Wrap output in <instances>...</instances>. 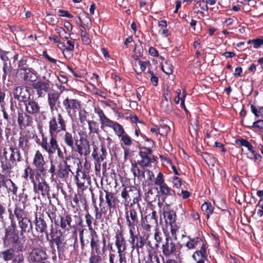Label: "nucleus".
Segmentation results:
<instances>
[{"mask_svg": "<svg viewBox=\"0 0 263 263\" xmlns=\"http://www.w3.org/2000/svg\"><path fill=\"white\" fill-rule=\"evenodd\" d=\"M158 217L157 213L153 210L152 213L141 218V226L142 229L147 232L151 231L152 227L157 226Z\"/></svg>", "mask_w": 263, "mask_h": 263, "instance_id": "nucleus-15", "label": "nucleus"}, {"mask_svg": "<svg viewBox=\"0 0 263 263\" xmlns=\"http://www.w3.org/2000/svg\"><path fill=\"white\" fill-rule=\"evenodd\" d=\"M29 179L30 180L31 182L33 183L35 179L37 180L39 178H40L42 175L43 177H45L46 174L44 173L42 171H40L39 170H37L36 168H33L29 165Z\"/></svg>", "mask_w": 263, "mask_h": 263, "instance_id": "nucleus-43", "label": "nucleus"}, {"mask_svg": "<svg viewBox=\"0 0 263 263\" xmlns=\"http://www.w3.org/2000/svg\"><path fill=\"white\" fill-rule=\"evenodd\" d=\"M32 165L35 168L46 174V161L43 154L39 150H37L35 152L33 157Z\"/></svg>", "mask_w": 263, "mask_h": 263, "instance_id": "nucleus-28", "label": "nucleus"}, {"mask_svg": "<svg viewBox=\"0 0 263 263\" xmlns=\"http://www.w3.org/2000/svg\"><path fill=\"white\" fill-rule=\"evenodd\" d=\"M3 74L2 76V79L3 81H5L6 79L7 76H10V73L12 70V67L11 65L10 62L7 63H3Z\"/></svg>", "mask_w": 263, "mask_h": 263, "instance_id": "nucleus-54", "label": "nucleus"}, {"mask_svg": "<svg viewBox=\"0 0 263 263\" xmlns=\"http://www.w3.org/2000/svg\"><path fill=\"white\" fill-rule=\"evenodd\" d=\"M28 61V57L26 56H23L21 60H20L17 62L18 65V69L17 70V72L21 71V70H24L29 67L27 66V62Z\"/></svg>", "mask_w": 263, "mask_h": 263, "instance_id": "nucleus-59", "label": "nucleus"}, {"mask_svg": "<svg viewBox=\"0 0 263 263\" xmlns=\"http://www.w3.org/2000/svg\"><path fill=\"white\" fill-rule=\"evenodd\" d=\"M120 138V142H121V144H123L126 146H130L132 145L133 143V141H134L126 132L122 135Z\"/></svg>", "mask_w": 263, "mask_h": 263, "instance_id": "nucleus-58", "label": "nucleus"}, {"mask_svg": "<svg viewBox=\"0 0 263 263\" xmlns=\"http://www.w3.org/2000/svg\"><path fill=\"white\" fill-rule=\"evenodd\" d=\"M79 139L76 141V143L72 149L76 153L85 157L88 156L90 153V143L88 139V135L85 130L78 132Z\"/></svg>", "mask_w": 263, "mask_h": 263, "instance_id": "nucleus-7", "label": "nucleus"}, {"mask_svg": "<svg viewBox=\"0 0 263 263\" xmlns=\"http://www.w3.org/2000/svg\"><path fill=\"white\" fill-rule=\"evenodd\" d=\"M33 192L36 194H41L43 197L48 196L50 194V188L49 184L45 178L41 177L35 179L32 183Z\"/></svg>", "mask_w": 263, "mask_h": 263, "instance_id": "nucleus-13", "label": "nucleus"}, {"mask_svg": "<svg viewBox=\"0 0 263 263\" xmlns=\"http://www.w3.org/2000/svg\"><path fill=\"white\" fill-rule=\"evenodd\" d=\"M0 258L7 263H25V256L22 252L17 253L13 247L4 249L0 252Z\"/></svg>", "mask_w": 263, "mask_h": 263, "instance_id": "nucleus-9", "label": "nucleus"}, {"mask_svg": "<svg viewBox=\"0 0 263 263\" xmlns=\"http://www.w3.org/2000/svg\"><path fill=\"white\" fill-rule=\"evenodd\" d=\"M95 112L98 115L99 118L101 128H103L104 127L111 128L119 137H120L125 133L124 128L121 125L109 119L101 108H95Z\"/></svg>", "mask_w": 263, "mask_h": 263, "instance_id": "nucleus-6", "label": "nucleus"}, {"mask_svg": "<svg viewBox=\"0 0 263 263\" xmlns=\"http://www.w3.org/2000/svg\"><path fill=\"white\" fill-rule=\"evenodd\" d=\"M124 189H126L128 196L132 200V204H139L141 200L140 191L135 186H125Z\"/></svg>", "mask_w": 263, "mask_h": 263, "instance_id": "nucleus-33", "label": "nucleus"}, {"mask_svg": "<svg viewBox=\"0 0 263 263\" xmlns=\"http://www.w3.org/2000/svg\"><path fill=\"white\" fill-rule=\"evenodd\" d=\"M67 127V120L63 112L52 113L48 121L49 138H57V135L66 132Z\"/></svg>", "mask_w": 263, "mask_h": 263, "instance_id": "nucleus-4", "label": "nucleus"}, {"mask_svg": "<svg viewBox=\"0 0 263 263\" xmlns=\"http://www.w3.org/2000/svg\"><path fill=\"white\" fill-rule=\"evenodd\" d=\"M55 30L59 34L60 37L62 39H68L70 37L71 33L67 32L64 29L61 27L57 26Z\"/></svg>", "mask_w": 263, "mask_h": 263, "instance_id": "nucleus-63", "label": "nucleus"}, {"mask_svg": "<svg viewBox=\"0 0 263 263\" xmlns=\"http://www.w3.org/2000/svg\"><path fill=\"white\" fill-rule=\"evenodd\" d=\"M15 221L11 220V224L5 229L3 238L4 245L10 246L17 250V253L23 252L26 250V246L22 242L20 238V232L16 229Z\"/></svg>", "mask_w": 263, "mask_h": 263, "instance_id": "nucleus-3", "label": "nucleus"}, {"mask_svg": "<svg viewBox=\"0 0 263 263\" xmlns=\"http://www.w3.org/2000/svg\"><path fill=\"white\" fill-rule=\"evenodd\" d=\"M89 134H99L100 132L99 130V124L94 120H88L87 121Z\"/></svg>", "mask_w": 263, "mask_h": 263, "instance_id": "nucleus-49", "label": "nucleus"}, {"mask_svg": "<svg viewBox=\"0 0 263 263\" xmlns=\"http://www.w3.org/2000/svg\"><path fill=\"white\" fill-rule=\"evenodd\" d=\"M152 154V153H148V152L146 151H143L142 149H140L139 152V155L141 159L138 160L136 162L139 164L140 167L142 168L151 166L152 159L149 155Z\"/></svg>", "mask_w": 263, "mask_h": 263, "instance_id": "nucleus-32", "label": "nucleus"}, {"mask_svg": "<svg viewBox=\"0 0 263 263\" xmlns=\"http://www.w3.org/2000/svg\"><path fill=\"white\" fill-rule=\"evenodd\" d=\"M235 142L237 145L246 147L250 152H253L254 150L252 145L246 139L242 138L237 139Z\"/></svg>", "mask_w": 263, "mask_h": 263, "instance_id": "nucleus-52", "label": "nucleus"}, {"mask_svg": "<svg viewBox=\"0 0 263 263\" xmlns=\"http://www.w3.org/2000/svg\"><path fill=\"white\" fill-rule=\"evenodd\" d=\"M102 261V256L99 254H96V255L95 254H90L88 258V263H101Z\"/></svg>", "mask_w": 263, "mask_h": 263, "instance_id": "nucleus-64", "label": "nucleus"}, {"mask_svg": "<svg viewBox=\"0 0 263 263\" xmlns=\"http://www.w3.org/2000/svg\"><path fill=\"white\" fill-rule=\"evenodd\" d=\"M81 162L79 160L74 179L78 187L84 190L90 181V178L87 173L81 171Z\"/></svg>", "mask_w": 263, "mask_h": 263, "instance_id": "nucleus-11", "label": "nucleus"}, {"mask_svg": "<svg viewBox=\"0 0 263 263\" xmlns=\"http://www.w3.org/2000/svg\"><path fill=\"white\" fill-rule=\"evenodd\" d=\"M95 219L90 214L88 211L86 212L85 216L86 223L88 228L89 230L91 233V236L94 235L97 237V233L96 231L92 227V223L93 221H96L97 220H100L102 218V214H105L106 211L104 210V208H101L99 210L98 207L95 205Z\"/></svg>", "mask_w": 263, "mask_h": 263, "instance_id": "nucleus-12", "label": "nucleus"}, {"mask_svg": "<svg viewBox=\"0 0 263 263\" xmlns=\"http://www.w3.org/2000/svg\"><path fill=\"white\" fill-rule=\"evenodd\" d=\"M129 238L128 241L132 246L133 250H136L139 252L140 249H143L146 243V239L143 236L136 235L134 231L129 230Z\"/></svg>", "mask_w": 263, "mask_h": 263, "instance_id": "nucleus-18", "label": "nucleus"}, {"mask_svg": "<svg viewBox=\"0 0 263 263\" xmlns=\"http://www.w3.org/2000/svg\"><path fill=\"white\" fill-rule=\"evenodd\" d=\"M202 211L206 215L207 219H209L210 215L213 213L214 208L211 203L209 202L203 203L201 207Z\"/></svg>", "mask_w": 263, "mask_h": 263, "instance_id": "nucleus-51", "label": "nucleus"}, {"mask_svg": "<svg viewBox=\"0 0 263 263\" xmlns=\"http://www.w3.org/2000/svg\"><path fill=\"white\" fill-rule=\"evenodd\" d=\"M57 210L55 206L51 205L48 207V211L47 212V215L51 220V224L53 225V222L55 224H59L58 220H57Z\"/></svg>", "mask_w": 263, "mask_h": 263, "instance_id": "nucleus-44", "label": "nucleus"}, {"mask_svg": "<svg viewBox=\"0 0 263 263\" xmlns=\"http://www.w3.org/2000/svg\"><path fill=\"white\" fill-rule=\"evenodd\" d=\"M158 193L164 199L167 197H171L172 199H175L176 198L175 191L168 186L166 183L159 186Z\"/></svg>", "mask_w": 263, "mask_h": 263, "instance_id": "nucleus-38", "label": "nucleus"}, {"mask_svg": "<svg viewBox=\"0 0 263 263\" xmlns=\"http://www.w3.org/2000/svg\"><path fill=\"white\" fill-rule=\"evenodd\" d=\"M139 164L134 161V162H132L130 171L132 172L134 176L135 177L139 178V175H141V173L142 172L145 168H142L141 169L140 168V167L138 166Z\"/></svg>", "mask_w": 263, "mask_h": 263, "instance_id": "nucleus-55", "label": "nucleus"}, {"mask_svg": "<svg viewBox=\"0 0 263 263\" xmlns=\"http://www.w3.org/2000/svg\"><path fill=\"white\" fill-rule=\"evenodd\" d=\"M121 196L122 198V203L123 204L124 208L130 207V206H135L134 204H132V200L128 196L126 189L123 188L121 192Z\"/></svg>", "mask_w": 263, "mask_h": 263, "instance_id": "nucleus-46", "label": "nucleus"}, {"mask_svg": "<svg viewBox=\"0 0 263 263\" xmlns=\"http://www.w3.org/2000/svg\"><path fill=\"white\" fill-rule=\"evenodd\" d=\"M17 122L19 128L24 129L32 125L33 119L29 114L26 112H24L21 111L17 113Z\"/></svg>", "mask_w": 263, "mask_h": 263, "instance_id": "nucleus-26", "label": "nucleus"}, {"mask_svg": "<svg viewBox=\"0 0 263 263\" xmlns=\"http://www.w3.org/2000/svg\"><path fill=\"white\" fill-rule=\"evenodd\" d=\"M155 127H151L150 129V131L151 132L154 133L156 137L158 136V134L162 136L166 135L167 134L170 130V127L166 125H160L161 128H164L165 132H161L159 128H158L157 126L155 125Z\"/></svg>", "mask_w": 263, "mask_h": 263, "instance_id": "nucleus-50", "label": "nucleus"}, {"mask_svg": "<svg viewBox=\"0 0 263 263\" xmlns=\"http://www.w3.org/2000/svg\"><path fill=\"white\" fill-rule=\"evenodd\" d=\"M109 263H127L124 254H118V256L117 257L114 254H109Z\"/></svg>", "mask_w": 263, "mask_h": 263, "instance_id": "nucleus-47", "label": "nucleus"}, {"mask_svg": "<svg viewBox=\"0 0 263 263\" xmlns=\"http://www.w3.org/2000/svg\"><path fill=\"white\" fill-rule=\"evenodd\" d=\"M115 239V244L118 254H123V253L126 251L128 246L123 232L122 231H118L116 233Z\"/></svg>", "mask_w": 263, "mask_h": 263, "instance_id": "nucleus-25", "label": "nucleus"}, {"mask_svg": "<svg viewBox=\"0 0 263 263\" xmlns=\"http://www.w3.org/2000/svg\"><path fill=\"white\" fill-rule=\"evenodd\" d=\"M47 239L49 241L51 248H53L54 245L56 246L59 257L62 255L64 256L66 253H67L69 249L72 247L74 248L75 245L78 242L77 236L74 238L65 240L64 236L61 230H55L52 224L50 226L49 233L47 234Z\"/></svg>", "mask_w": 263, "mask_h": 263, "instance_id": "nucleus-1", "label": "nucleus"}, {"mask_svg": "<svg viewBox=\"0 0 263 263\" xmlns=\"http://www.w3.org/2000/svg\"><path fill=\"white\" fill-rule=\"evenodd\" d=\"M32 263H50L46 251L39 248L33 249L30 254Z\"/></svg>", "mask_w": 263, "mask_h": 263, "instance_id": "nucleus-23", "label": "nucleus"}, {"mask_svg": "<svg viewBox=\"0 0 263 263\" xmlns=\"http://www.w3.org/2000/svg\"><path fill=\"white\" fill-rule=\"evenodd\" d=\"M42 140L39 145L49 156L52 155L55 152H57V156L60 159H64V154H66V149L64 148L63 152L59 146L57 138H49L45 135L42 130H40Z\"/></svg>", "mask_w": 263, "mask_h": 263, "instance_id": "nucleus-5", "label": "nucleus"}, {"mask_svg": "<svg viewBox=\"0 0 263 263\" xmlns=\"http://www.w3.org/2000/svg\"><path fill=\"white\" fill-rule=\"evenodd\" d=\"M58 169L57 171L56 176L60 178L62 181H66L68 178L69 173L72 175L74 173L71 171L70 165H64L60 163L58 166Z\"/></svg>", "mask_w": 263, "mask_h": 263, "instance_id": "nucleus-36", "label": "nucleus"}, {"mask_svg": "<svg viewBox=\"0 0 263 263\" xmlns=\"http://www.w3.org/2000/svg\"><path fill=\"white\" fill-rule=\"evenodd\" d=\"M161 68L162 70L167 75H170L173 73V66L169 61H165L164 64H162Z\"/></svg>", "mask_w": 263, "mask_h": 263, "instance_id": "nucleus-57", "label": "nucleus"}, {"mask_svg": "<svg viewBox=\"0 0 263 263\" xmlns=\"http://www.w3.org/2000/svg\"><path fill=\"white\" fill-rule=\"evenodd\" d=\"M93 151L91 156L93 159L95 160V168L96 170H100L101 166V163L106 159L107 152L105 146L104 144H101L100 146L95 144H92Z\"/></svg>", "mask_w": 263, "mask_h": 263, "instance_id": "nucleus-10", "label": "nucleus"}, {"mask_svg": "<svg viewBox=\"0 0 263 263\" xmlns=\"http://www.w3.org/2000/svg\"><path fill=\"white\" fill-rule=\"evenodd\" d=\"M25 111L30 115H36L40 112L41 107L38 102L33 99L28 100L24 103Z\"/></svg>", "mask_w": 263, "mask_h": 263, "instance_id": "nucleus-30", "label": "nucleus"}, {"mask_svg": "<svg viewBox=\"0 0 263 263\" xmlns=\"http://www.w3.org/2000/svg\"><path fill=\"white\" fill-rule=\"evenodd\" d=\"M26 208V201L22 202H17L15 204V207L13 211L14 214H12V211L8 210L9 213V218L13 220L14 216L19 221L22 218L26 217V212L25 211Z\"/></svg>", "mask_w": 263, "mask_h": 263, "instance_id": "nucleus-24", "label": "nucleus"}, {"mask_svg": "<svg viewBox=\"0 0 263 263\" xmlns=\"http://www.w3.org/2000/svg\"><path fill=\"white\" fill-rule=\"evenodd\" d=\"M161 249L163 255L166 257L173 256L176 253V243L169 236L165 237V239L161 246Z\"/></svg>", "mask_w": 263, "mask_h": 263, "instance_id": "nucleus-19", "label": "nucleus"}, {"mask_svg": "<svg viewBox=\"0 0 263 263\" xmlns=\"http://www.w3.org/2000/svg\"><path fill=\"white\" fill-rule=\"evenodd\" d=\"M23 161L20 149L16 147H4L2 155L0 156V163L2 173L10 175L12 170L17 167L18 163Z\"/></svg>", "mask_w": 263, "mask_h": 263, "instance_id": "nucleus-2", "label": "nucleus"}, {"mask_svg": "<svg viewBox=\"0 0 263 263\" xmlns=\"http://www.w3.org/2000/svg\"><path fill=\"white\" fill-rule=\"evenodd\" d=\"M62 104L69 116L72 113L75 114L81 108V102L79 99L69 97H67L63 100Z\"/></svg>", "mask_w": 263, "mask_h": 263, "instance_id": "nucleus-14", "label": "nucleus"}, {"mask_svg": "<svg viewBox=\"0 0 263 263\" xmlns=\"http://www.w3.org/2000/svg\"><path fill=\"white\" fill-rule=\"evenodd\" d=\"M30 138L27 135H22L18 139V148L22 149L27 154L31 147V143H30Z\"/></svg>", "mask_w": 263, "mask_h": 263, "instance_id": "nucleus-37", "label": "nucleus"}, {"mask_svg": "<svg viewBox=\"0 0 263 263\" xmlns=\"http://www.w3.org/2000/svg\"><path fill=\"white\" fill-rule=\"evenodd\" d=\"M189 241L186 243L185 247L189 249H193L198 245H200L205 240L202 237L196 236L192 238L190 236H187Z\"/></svg>", "mask_w": 263, "mask_h": 263, "instance_id": "nucleus-40", "label": "nucleus"}, {"mask_svg": "<svg viewBox=\"0 0 263 263\" xmlns=\"http://www.w3.org/2000/svg\"><path fill=\"white\" fill-rule=\"evenodd\" d=\"M154 239L156 241L155 247L156 248H158L162 246V243L164 241H163V238L162 236V234L160 231H156L154 233Z\"/></svg>", "mask_w": 263, "mask_h": 263, "instance_id": "nucleus-60", "label": "nucleus"}, {"mask_svg": "<svg viewBox=\"0 0 263 263\" xmlns=\"http://www.w3.org/2000/svg\"><path fill=\"white\" fill-rule=\"evenodd\" d=\"M32 87L35 90L38 98H43L50 91L51 83L49 80L40 79L32 83Z\"/></svg>", "mask_w": 263, "mask_h": 263, "instance_id": "nucleus-16", "label": "nucleus"}, {"mask_svg": "<svg viewBox=\"0 0 263 263\" xmlns=\"http://www.w3.org/2000/svg\"><path fill=\"white\" fill-rule=\"evenodd\" d=\"M61 96V92L58 91H51L48 92L47 102L49 105L51 112L56 108V104L59 102V99Z\"/></svg>", "mask_w": 263, "mask_h": 263, "instance_id": "nucleus-35", "label": "nucleus"}, {"mask_svg": "<svg viewBox=\"0 0 263 263\" xmlns=\"http://www.w3.org/2000/svg\"><path fill=\"white\" fill-rule=\"evenodd\" d=\"M59 226L62 230L68 231L72 228H74L76 223L73 222L71 215L65 213L60 216V221Z\"/></svg>", "mask_w": 263, "mask_h": 263, "instance_id": "nucleus-27", "label": "nucleus"}, {"mask_svg": "<svg viewBox=\"0 0 263 263\" xmlns=\"http://www.w3.org/2000/svg\"><path fill=\"white\" fill-rule=\"evenodd\" d=\"M105 202L107 204L109 213L113 212L118 206L119 200L117 198L116 194L107 191H105Z\"/></svg>", "mask_w": 263, "mask_h": 263, "instance_id": "nucleus-29", "label": "nucleus"}, {"mask_svg": "<svg viewBox=\"0 0 263 263\" xmlns=\"http://www.w3.org/2000/svg\"><path fill=\"white\" fill-rule=\"evenodd\" d=\"M160 107L166 114L170 113L172 110V104L171 101H161Z\"/></svg>", "mask_w": 263, "mask_h": 263, "instance_id": "nucleus-61", "label": "nucleus"}, {"mask_svg": "<svg viewBox=\"0 0 263 263\" xmlns=\"http://www.w3.org/2000/svg\"><path fill=\"white\" fill-rule=\"evenodd\" d=\"M163 214L164 216L166 218V220L170 224L176 223V214L175 211L167 209L166 211L163 212Z\"/></svg>", "mask_w": 263, "mask_h": 263, "instance_id": "nucleus-48", "label": "nucleus"}, {"mask_svg": "<svg viewBox=\"0 0 263 263\" xmlns=\"http://www.w3.org/2000/svg\"><path fill=\"white\" fill-rule=\"evenodd\" d=\"M165 183H166L165 182L164 180V176L161 172H159L156 177L155 178L154 184L155 185L158 186L159 187Z\"/></svg>", "mask_w": 263, "mask_h": 263, "instance_id": "nucleus-62", "label": "nucleus"}, {"mask_svg": "<svg viewBox=\"0 0 263 263\" xmlns=\"http://www.w3.org/2000/svg\"><path fill=\"white\" fill-rule=\"evenodd\" d=\"M192 258L195 261V263H205V261H209L208 253H203L196 250L193 254Z\"/></svg>", "mask_w": 263, "mask_h": 263, "instance_id": "nucleus-41", "label": "nucleus"}, {"mask_svg": "<svg viewBox=\"0 0 263 263\" xmlns=\"http://www.w3.org/2000/svg\"><path fill=\"white\" fill-rule=\"evenodd\" d=\"M147 178V179L142 182L143 186H149L154 184L155 176L154 173L148 170H146Z\"/></svg>", "mask_w": 263, "mask_h": 263, "instance_id": "nucleus-53", "label": "nucleus"}, {"mask_svg": "<svg viewBox=\"0 0 263 263\" xmlns=\"http://www.w3.org/2000/svg\"><path fill=\"white\" fill-rule=\"evenodd\" d=\"M13 96L15 99L19 103H25L27 102L30 98L29 87L28 86H16L13 91Z\"/></svg>", "mask_w": 263, "mask_h": 263, "instance_id": "nucleus-21", "label": "nucleus"}, {"mask_svg": "<svg viewBox=\"0 0 263 263\" xmlns=\"http://www.w3.org/2000/svg\"><path fill=\"white\" fill-rule=\"evenodd\" d=\"M91 236L90 243L91 248L90 254L93 255L95 254L96 255V254L101 255L102 250L100 247V241L98 239V237H96L94 234Z\"/></svg>", "mask_w": 263, "mask_h": 263, "instance_id": "nucleus-39", "label": "nucleus"}, {"mask_svg": "<svg viewBox=\"0 0 263 263\" xmlns=\"http://www.w3.org/2000/svg\"><path fill=\"white\" fill-rule=\"evenodd\" d=\"M126 224L129 230L134 231L135 227L139 222V214L142 217V214L139 204L137 206H130V207L124 208Z\"/></svg>", "mask_w": 263, "mask_h": 263, "instance_id": "nucleus-8", "label": "nucleus"}, {"mask_svg": "<svg viewBox=\"0 0 263 263\" xmlns=\"http://www.w3.org/2000/svg\"><path fill=\"white\" fill-rule=\"evenodd\" d=\"M139 164L134 161V162H132L130 171L132 172L134 176L135 177L139 178V175H141V173L142 172L145 168H142L141 169L140 168V167L138 166Z\"/></svg>", "mask_w": 263, "mask_h": 263, "instance_id": "nucleus-56", "label": "nucleus"}, {"mask_svg": "<svg viewBox=\"0 0 263 263\" xmlns=\"http://www.w3.org/2000/svg\"><path fill=\"white\" fill-rule=\"evenodd\" d=\"M48 220H46L43 215H38L36 213L35 214L34 219L33 223L35 226L36 232L39 234H45L47 238V234H48L49 232L48 231Z\"/></svg>", "mask_w": 263, "mask_h": 263, "instance_id": "nucleus-20", "label": "nucleus"}, {"mask_svg": "<svg viewBox=\"0 0 263 263\" xmlns=\"http://www.w3.org/2000/svg\"><path fill=\"white\" fill-rule=\"evenodd\" d=\"M8 175L0 173V190L2 187H5L8 193H11L12 195H16L18 187L11 179L7 178Z\"/></svg>", "mask_w": 263, "mask_h": 263, "instance_id": "nucleus-17", "label": "nucleus"}, {"mask_svg": "<svg viewBox=\"0 0 263 263\" xmlns=\"http://www.w3.org/2000/svg\"><path fill=\"white\" fill-rule=\"evenodd\" d=\"M143 139H144V146L141 149L148 152V153H152L153 152V148L154 147L155 142L151 138L147 137L143 134H141Z\"/></svg>", "mask_w": 263, "mask_h": 263, "instance_id": "nucleus-45", "label": "nucleus"}, {"mask_svg": "<svg viewBox=\"0 0 263 263\" xmlns=\"http://www.w3.org/2000/svg\"><path fill=\"white\" fill-rule=\"evenodd\" d=\"M63 137L64 144L68 147L73 148L76 143V141L78 140V137L74 131L70 132L66 130Z\"/></svg>", "mask_w": 263, "mask_h": 263, "instance_id": "nucleus-34", "label": "nucleus"}, {"mask_svg": "<svg viewBox=\"0 0 263 263\" xmlns=\"http://www.w3.org/2000/svg\"><path fill=\"white\" fill-rule=\"evenodd\" d=\"M33 222L28 217L22 218L18 221V227L21 229L20 235L24 233L28 234L33 232Z\"/></svg>", "mask_w": 263, "mask_h": 263, "instance_id": "nucleus-31", "label": "nucleus"}, {"mask_svg": "<svg viewBox=\"0 0 263 263\" xmlns=\"http://www.w3.org/2000/svg\"><path fill=\"white\" fill-rule=\"evenodd\" d=\"M65 52L63 54L65 58L70 59L73 55V51L74 48V43L71 41H67L65 44Z\"/></svg>", "mask_w": 263, "mask_h": 263, "instance_id": "nucleus-42", "label": "nucleus"}, {"mask_svg": "<svg viewBox=\"0 0 263 263\" xmlns=\"http://www.w3.org/2000/svg\"><path fill=\"white\" fill-rule=\"evenodd\" d=\"M21 80L25 83L36 82L38 79L37 72L32 68H27L17 72Z\"/></svg>", "mask_w": 263, "mask_h": 263, "instance_id": "nucleus-22", "label": "nucleus"}]
</instances>
